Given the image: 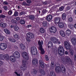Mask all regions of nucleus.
Listing matches in <instances>:
<instances>
[{"instance_id": "11", "label": "nucleus", "mask_w": 76, "mask_h": 76, "mask_svg": "<svg viewBox=\"0 0 76 76\" xmlns=\"http://www.w3.org/2000/svg\"><path fill=\"white\" fill-rule=\"evenodd\" d=\"M61 20L60 18L59 17H56L55 18L54 22L56 24H58L60 22Z\"/></svg>"}, {"instance_id": "57", "label": "nucleus", "mask_w": 76, "mask_h": 76, "mask_svg": "<svg viewBox=\"0 0 76 76\" xmlns=\"http://www.w3.org/2000/svg\"><path fill=\"white\" fill-rule=\"evenodd\" d=\"M29 38L28 37H27L26 38V40L27 41V42H29L30 41H31V40H30Z\"/></svg>"}, {"instance_id": "61", "label": "nucleus", "mask_w": 76, "mask_h": 76, "mask_svg": "<svg viewBox=\"0 0 76 76\" xmlns=\"http://www.w3.org/2000/svg\"><path fill=\"white\" fill-rule=\"evenodd\" d=\"M3 64V62L2 61H0V66H1Z\"/></svg>"}, {"instance_id": "3", "label": "nucleus", "mask_w": 76, "mask_h": 76, "mask_svg": "<svg viewBox=\"0 0 76 76\" xmlns=\"http://www.w3.org/2000/svg\"><path fill=\"white\" fill-rule=\"evenodd\" d=\"M50 40L52 41L53 44H61V41L55 37H51L50 39Z\"/></svg>"}, {"instance_id": "62", "label": "nucleus", "mask_w": 76, "mask_h": 76, "mask_svg": "<svg viewBox=\"0 0 76 76\" xmlns=\"http://www.w3.org/2000/svg\"><path fill=\"white\" fill-rule=\"evenodd\" d=\"M74 59L75 60H76V53L75 54L74 56Z\"/></svg>"}, {"instance_id": "52", "label": "nucleus", "mask_w": 76, "mask_h": 76, "mask_svg": "<svg viewBox=\"0 0 76 76\" xmlns=\"http://www.w3.org/2000/svg\"><path fill=\"white\" fill-rule=\"evenodd\" d=\"M26 2L28 4H31L32 3V1L31 0H27L26 1Z\"/></svg>"}, {"instance_id": "21", "label": "nucleus", "mask_w": 76, "mask_h": 76, "mask_svg": "<svg viewBox=\"0 0 76 76\" xmlns=\"http://www.w3.org/2000/svg\"><path fill=\"white\" fill-rule=\"evenodd\" d=\"M19 47H20V48L22 50H23L25 49V45L21 43L19 45Z\"/></svg>"}, {"instance_id": "64", "label": "nucleus", "mask_w": 76, "mask_h": 76, "mask_svg": "<svg viewBox=\"0 0 76 76\" xmlns=\"http://www.w3.org/2000/svg\"><path fill=\"white\" fill-rule=\"evenodd\" d=\"M68 52L67 51H66L65 52V54L66 55H67V54H68Z\"/></svg>"}, {"instance_id": "8", "label": "nucleus", "mask_w": 76, "mask_h": 76, "mask_svg": "<svg viewBox=\"0 0 76 76\" xmlns=\"http://www.w3.org/2000/svg\"><path fill=\"white\" fill-rule=\"evenodd\" d=\"M50 32L56 33L57 31V28L55 27L52 26L50 28Z\"/></svg>"}, {"instance_id": "56", "label": "nucleus", "mask_w": 76, "mask_h": 76, "mask_svg": "<svg viewBox=\"0 0 76 76\" xmlns=\"http://www.w3.org/2000/svg\"><path fill=\"white\" fill-rule=\"evenodd\" d=\"M70 9V6L67 7L66 8V10H69Z\"/></svg>"}, {"instance_id": "36", "label": "nucleus", "mask_w": 76, "mask_h": 76, "mask_svg": "<svg viewBox=\"0 0 76 76\" xmlns=\"http://www.w3.org/2000/svg\"><path fill=\"white\" fill-rule=\"evenodd\" d=\"M43 26L44 27L47 26V22L46 21H43L42 22Z\"/></svg>"}, {"instance_id": "28", "label": "nucleus", "mask_w": 76, "mask_h": 76, "mask_svg": "<svg viewBox=\"0 0 76 76\" xmlns=\"http://www.w3.org/2000/svg\"><path fill=\"white\" fill-rule=\"evenodd\" d=\"M66 18V14L64 13L62 15V18L63 20H65Z\"/></svg>"}, {"instance_id": "18", "label": "nucleus", "mask_w": 76, "mask_h": 76, "mask_svg": "<svg viewBox=\"0 0 76 76\" xmlns=\"http://www.w3.org/2000/svg\"><path fill=\"white\" fill-rule=\"evenodd\" d=\"M58 24V26L60 28H63L64 26V23L61 22H60Z\"/></svg>"}, {"instance_id": "38", "label": "nucleus", "mask_w": 76, "mask_h": 76, "mask_svg": "<svg viewBox=\"0 0 76 76\" xmlns=\"http://www.w3.org/2000/svg\"><path fill=\"white\" fill-rule=\"evenodd\" d=\"M68 27L71 29H73L74 28V26L72 24H69L68 25Z\"/></svg>"}, {"instance_id": "39", "label": "nucleus", "mask_w": 76, "mask_h": 76, "mask_svg": "<svg viewBox=\"0 0 76 76\" xmlns=\"http://www.w3.org/2000/svg\"><path fill=\"white\" fill-rule=\"evenodd\" d=\"M37 71L36 70H34L33 71L31 72V73H32L34 76H35V75H37Z\"/></svg>"}, {"instance_id": "43", "label": "nucleus", "mask_w": 76, "mask_h": 76, "mask_svg": "<svg viewBox=\"0 0 76 76\" xmlns=\"http://www.w3.org/2000/svg\"><path fill=\"white\" fill-rule=\"evenodd\" d=\"M70 54L72 56H73L74 54V51L73 50H71L70 51Z\"/></svg>"}, {"instance_id": "27", "label": "nucleus", "mask_w": 76, "mask_h": 76, "mask_svg": "<svg viewBox=\"0 0 76 76\" xmlns=\"http://www.w3.org/2000/svg\"><path fill=\"white\" fill-rule=\"evenodd\" d=\"M32 64L34 65H35L36 64H37L38 63V61L36 59H34L32 61Z\"/></svg>"}, {"instance_id": "42", "label": "nucleus", "mask_w": 76, "mask_h": 76, "mask_svg": "<svg viewBox=\"0 0 76 76\" xmlns=\"http://www.w3.org/2000/svg\"><path fill=\"white\" fill-rule=\"evenodd\" d=\"M18 12L15 11L14 12V14L13 15L14 16L16 17V16H18Z\"/></svg>"}, {"instance_id": "58", "label": "nucleus", "mask_w": 76, "mask_h": 76, "mask_svg": "<svg viewBox=\"0 0 76 76\" xmlns=\"http://www.w3.org/2000/svg\"><path fill=\"white\" fill-rule=\"evenodd\" d=\"M15 73L16 75L17 76H20V75L18 73V72H15Z\"/></svg>"}, {"instance_id": "24", "label": "nucleus", "mask_w": 76, "mask_h": 76, "mask_svg": "<svg viewBox=\"0 0 76 76\" xmlns=\"http://www.w3.org/2000/svg\"><path fill=\"white\" fill-rule=\"evenodd\" d=\"M66 35L68 36H69L71 34V31L70 30H67L66 31Z\"/></svg>"}, {"instance_id": "16", "label": "nucleus", "mask_w": 76, "mask_h": 76, "mask_svg": "<svg viewBox=\"0 0 76 76\" xmlns=\"http://www.w3.org/2000/svg\"><path fill=\"white\" fill-rule=\"evenodd\" d=\"M39 64L42 68L43 69L44 68V63H43L42 60L41 59L39 60Z\"/></svg>"}, {"instance_id": "1", "label": "nucleus", "mask_w": 76, "mask_h": 76, "mask_svg": "<svg viewBox=\"0 0 76 76\" xmlns=\"http://www.w3.org/2000/svg\"><path fill=\"white\" fill-rule=\"evenodd\" d=\"M22 56L24 58L25 60H23V66L21 67L20 69L22 70H25L27 68L26 66V60H29V56L28 54L26 52H23L22 54Z\"/></svg>"}, {"instance_id": "32", "label": "nucleus", "mask_w": 76, "mask_h": 76, "mask_svg": "<svg viewBox=\"0 0 76 76\" xmlns=\"http://www.w3.org/2000/svg\"><path fill=\"white\" fill-rule=\"evenodd\" d=\"M50 76H56V74H55V72L53 71H52L50 72Z\"/></svg>"}, {"instance_id": "12", "label": "nucleus", "mask_w": 76, "mask_h": 76, "mask_svg": "<svg viewBox=\"0 0 76 76\" xmlns=\"http://www.w3.org/2000/svg\"><path fill=\"white\" fill-rule=\"evenodd\" d=\"M48 48H52L53 47V44L52 42L49 41L48 42L47 44Z\"/></svg>"}, {"instance_id": "31", "label": "nucleus", "mask_w": 76, "mask_h": 76, "mask_svg": "<svg viewBox=\"0 0 76 76\" xmlns=\"http://www.w3.org/2000/svg\"><path fill=\"white\" fill-rule=\"evenodd\" d=\"M20 23L21 25H23L25 23V20L23 19H21L20 21Z\"/></svg>"}, {"instance_id": "55", "label": "nucleus", "mask_w": 76, "mask_h": 76, "mask_svg": "<svg viewBox=\"0 0 76 76\" xmlns=\"http://www.w3.org/2000/svg\"><path fill=\"white\" fill-rule=\"evenodd\" d=\"M64 7H61L59 9L60 10H61V11H62V10H63V9H64Z\"/></svg>"}, {"instance_id": "49", "label": "nucleus", "mask_w": 76, "mask_h": 76, "mask_svg": "<svg viewBox=\"0 0 76 76\" xmlns=\"http://www.w3.org/2000/svg\"><path fill=\"white\" fill-rule=\"evenodd\" d=\"M12 10H10L8 12V14L9 15H12Z\"/></svg>"}, {"instance_id": "41", "label": "nucleus", "mask_w": 76, "mask_h": 76, "mask_svg": "<svg viewBox=\"0 0 76 76\" xmlns=\"http://www.w3.org/2000/svg\"><path fill=\"white\" fill-rule=\"evenodd\" d=\"M6 17V15H4L3 14H0V18H2L3 19H4V18H5Z\"/></svg>"}, {"instance_id": "53", "label": "nucleus", "mask_w": 76, "mask_h": 76, "mask_svg": "<svg viewBox=\"0 0 76 76\" xmlns=\"http://www.w3.org/2000/svg\"><path fill=\"white\" fill-rule=\"evenodd\" d=\"M3 9L5 10H6L7 9V7L6 6H4L3 7Z\"/></svg>"}, {"instance_id": "51", "label": "nucleus", "mask_w": 76, "mask_h": 76, "mask_svg": "<svg viewBox=\"0 0 76 76\" xmlns=\"http://www.w3.org/2000/svg\"><path fill=\"white\" fill-rule=\"evenodd\" d=\"M11 22L13 23H16V21L14 19H13L11 20Z\"/></svg>"}, {"instance_id": "5", "label": "nucleus", "mask_w": 76, "mask_h": 76, "mask_svg": "<svg viewBox=\"0 0 76 76\" xmlns=\"http://www.w3.org/2000/svg\"><path fill=\"white\" fill-rule=\"evenodd\" d=\"M7 48V45L6 43H1L0 44V48L1 50H4Z\"/></svg>"}, {"instance_id": "10", "label": "nucleus", "mask_w": 76, "mask_h": 76, "mask_svg": "<svg viewBox=\"0 0 76 76\" xmlns=\"http://www.w3.org/2000/svg\"><path fill=\"white\" fill-rule=\"evenodd\" d=\"M53 19V16L50 15H47L45 19L48 22H50Z\"/></svg>"}, {"instance_id": "26", "label": "nucleus", "mask_w": 76, "mask_h": 76, "mask_svg": "<svg viewBox=\"0 0 76 76\" xmlns=\"http://www.w3.org/2000/svg\"><path fill=\"white\" fill-rule=\"evenodd\" d=\"M39 50L41 51L40 53L41 54H44V53H45V51H44V50L42 48H39Z\"/></svg>"}, {"instance_id": "47", "label": "nucleus", "mask_w": 76, "mask_h": 76, "mask_svg": "<svg viewBox=\"0 0 76 76\" xmlns=\"http://www.w3.org/2000/svg\"><path fill=\"white\" fill-rule=\"evenodd\" d=\"M68 21L69 22H71L73 21V18L72 17H70L68 19Z\"/></svg>"}, {"instance_id": "44", "label": "nucleus", "mask_w": 76, "mask_h": 76, "mask_svg": "<svg viewBox=\"0 0 76 76\" xmlns=\"http://www.w3.org/2000/svg\"><path fill=\"white\" fill-rule=\"evenodd\" d=\"M40 32L41 33H44V30L42 28H41L40 29Z\"/></svg>"}, {"instance_id": "22", "label": "nucleus", "mask_w": 76, "mask_h": 76, "mask_svg": "<svg viewBox=\"0 0 76 76\" xmlns=\"http://www.w3.org/2000/svg\"><path fill=\"white\" fill-rule=\"evenodd\" d=\"M0 26L2 28H5L6 26V24L5 23H0Z\"/></svg>"}, {"instance_id": "35", "label": "nucleus", "mask_w": 76, "mask_h": 76, "mask_svg": "<svg viewBox=\"0 0 76 76\" xmlns=\"http://www.w3.org/2000/svg\"><path fill=\"white\" fill-rule=\"evenodd\" d=\"M14 37L17 40L19 39V36L18 34H16L14 35Z\"/></svg>"}, {"instance_id": "37", "label": "nucleus", "mask_w": 76, "mask_h": 76, "mask_svg": "<svg viewBox=\"0 0 76 76\" xmlns=\"http://www.w3.org/2000/svg\"><path fill=\"white\" fill-rule=\"evenodd\" d=\"M0 59L1 60H4V55L3 54H0Z\"/></svg>"}, {"instance_id": "7", "label": "nucleus", "mask_w": 76, "mask_h": 76, "mask_svg": "<svg viewBox=\"0 0 76 76\" xmlns=\"http://www.w3.org/2000/svg\"><path fill=\"white\" fill-rule=\"evenodd\" d=\"M13 56L15 58H19L20 57V53L18 51H15L13 54Z\"/></svg>"}, {"instance_id": "25", "label": "nucleus", "mask_w": 76, "mask_h": 76, "mask_svg": "<svg viewBox=\"0 0 76 76\" xmlns=\"http://www.w3.org/2000/svg\"><path fill=\"white\" fill-rule=\"evenodd\" d=\"M39 72L42 76H44V75H45V71L43 69H40Z\"/></svg>"}, {"instance_id": "40", "label": "nucleus", "mask_w": 76, "mask_h": 76, "mask_svg": "<svg viewBox=\"0 0 76 76\" xmlns=\"http://www.w3.org/2000/svg\"><path fill=\"white\" fill-rule=\"evenodd\" d=\"M4 37L3 36L2 34H0V41H3V39H4Z\"/></svg>"}, {"instance_id": "54", "label": "nucleus", "mask_w": 76, "mask_h": 76, "mask_svg": "<svg viewBox=\"0 0 76 76\" xmlns=\"http://www.w3.org/2000/svg\"><path fill=\"white\" fill-rule=\"evenodd\" d=\"M53 67H54V64L53 63L51 62L50 64V67L53 69Z\"/></svg>"}, {"instance_id": "34", "label": "nucleus", "mask_w": 76, "mask_h": 76, "mask_svg": "<svg viewBox=\"0 0 76 76\" xmlns=\"http://www.w3.org/2000/svg\"><path fill=\"white\" fill-rule=\"evenodd\" d=\"M9 39L10 41H11V42H15L16 41V40L15 38L12 39L11 38H9Z\"/></svg>"}, {"instance_id": "19", "label": "nucleus", "mask_w": 76, "mask_h": 76, "mask_svg": "<svg viewBox=\"0 0 76 76\" xmlns=\"http://www.w3.org/2000/svg\"><path fill=\"white\" fill-rule=\"evenodd\" d=\"M14 57H15L12 56H11L10 57V60H11V61L13 63H15V62H16V59Z\"/></svg>"}, {"instance_id": "63", "label": "nucleus", "mask_w": 76, "mask_h": 76, "mask_svg": "<svg viewBox=\"0 0 76 76\" xmlns=\"http://www.w3.org/2000/svg\"><path fill=\"white\" fill-rule=\"evenodd\" d=\"M23 5V6H25V5H26V3L25 2H23L22 3Z\"/></svg>"}, {"instance_id": "17", "label": "nucleus", "mask_w": 76, "mask_h": 76, "mask_svg": "<svg viewBox=\"0 0 76 76\" xmlns=\"http://www.w3.org/2000/svg\"><path fill=\"white\" fill-rule=\"evenodd\" d=\"M65 58L67 61H68L69 64H72V60H70V58L69 56H66Z\"/></svg>"}, {"instance_id": "33", "label": "nucleus", "mask_w": 76, "mask_h": 76, "mask_svg": "<svg viewBox=\"0 0 76 76\" xmlns=\"http://www.w3.org/2000/svg\"><path fill=\"white\" fill-rule=\"evenodd\" d=\"M4 31L6 34H10V31H9V30L7 28L4 29Z\"/></svg>"}, {"instance_id": "6", "label": "nucleus", "mask_w": 76, "mask_h": 76, "mask_svg": "<svg viewBox=\"0 0 76 76\" xmlns=\"http://www.w3.org/2000/svg\"><path fill=\"white\" fill-rule=\"evenodd\" d=\"M31 53L34 55H37V48L35 47H32L31 48Z\"/></svg>"}, {"instance_id": "30", "label": "nucleus", "mask_w": 76, "mask_h": 76, "mask_svg": "<svg viewBox=\"0 0 76 76\" xmlns=\"http://www.w3.org/2000/svg\"><path fill=\"white\" fill-rule=\"evenodd\" d=\"M4 58L5 60H9V56L7 54L4 55Z\"/></svg>"}, {"instance_id": "2", "label": "nucleus", "mask_w": 76, "mask_h": 76, "mask_svg": "<svg viewBox=\"0 0 76 76\" xmlns=\"http://www.w3.org/2000/svg\"><path fill=\"white\" fill-rule=\"evenodd\" d=\"M55 70L57 72L61 71L62 73H64L66 70L65 67L63 65H61L60 66H58L56 67L55 68Z\"/></svg>"}, {"instance_id": "20", "label": "nucleus", "mask_w": 76, "mask_h": 76, "mask_svg": "<svg viewBox=\"0 0 76 76\" xmlns=\"http://www.w3.org/2000/svg\"><path fill=\"white\" fill-rule=\"evenodd\" d=\"M35 16L34 15H30L28 17L29 19L31 20H34L35 19Z\"/></svg>"}, {"instance_id": "48", "label": "nucleus", "mask_w": 76, "mask_h": 76, "mask_svg": "<svg viewBox=\"0 0 76 76\" xmlns=\"http://www.w3.org/2000/svg\"><path fill=\"white\" fill-rule=\"evenodd\" d=\"M3 4L5 5H7V4H8V2H7V1H4L3 2Z\"/></svg>"}, {"instance_id": "59", "label": "nucleus", "mask_w": 76, "mask_h": 76, "mask_svg": "<svg viewBox=\"0 0 76 76\" xmlns=\"http://www.w3.org/2000/svg\"><path fill=\"white\" fill-rule=\"evenodd\" d=\"M16 20H17V21H18L19 20H20V18L19 17H16Z\"/></svg>"}, {"instance_id": "4", "label": "nucleus", "mask_w": 76, "mask_h": 76, "mask_svg": "<svg viewBox=\"0 0 76 76\" xmlns=\"http://www.w3.org/2000/svg\"><path fill=\"white\" fill-rule=\"evenodd\" d=\"M65 51V50H64L63 47L62 46H59L58 49V53L59 56H61L64 55Z\"/></svg>"}, {"instance_id": "9", "label": "nucleus", "mask_w": 76, "mask_h": 76, "mask_svg": "<svg viewBox=\"0 0 76 76\" xmlns=\"http://www.w3.org/2000/svg\"><path fill=\"white\" fill-rule=\"evenodd\" d=\"M27 37L29 38L30 39H33L34 38V35L32 33L30 32L26 34Z\"/></svg>"}, {"instance_id": "60", "label": "nucleus", "mask_w": 76, "mask_h": 76, "mask_svg": "<svg viewBox=\"0 0 76 76\" xmlns=\"http://www.w3.org/2000/svg\"><path fill=\"white\" fill-rule=\"evenodd\" d=\"M31 26H31V25H28V26H26V27H27V28H31Z\"/></svg>"}, {"instance_id": "46", "label": "nucleus", "mask_w": 76, "mask_h": 76, "mask_svg": "<svg viewBox=\"0 0 76 76\" xmlns=\"http://www.w3.org/2000/svg\"><path fill=\"white\" fill-rule=\"evenodd\" d=\"M25 15V12L22 11L21 12H20L19 15L20 16L21 15Z\"/></svg>"}, {"instance_id": "29", "label": "nucleus", "mask_w": 76, "mask_h": 76, "mask_svg": "<svg viewBox=\"0 0 76 76\" xmlns=\"http://www.w3.org/2000/svg\"><path fill=\"white\" fill-rule=\"evenodd\" d=\"M14 28L15 31H18L19 30V27L17 26H15L14 27Z\"/></svg>"}, {"instance_id": "14", "label": "nucleus", "mask_w": 76, "mask_h": 76, "mask_svg": "<svg viewBox=\"0 0 76 76\" xmlns=\"http://www.w3.org/2000/svg\"><path fill=\"white\" fill-rule=\"evenodd\" d=\"M38 45L39 46V48H42V45H43V41H41V42L40 40H39L38 41Z\"/></svg>"}, {"instance_id": "50", "label": "nucleus", "mask_w": 76, "mask_h": 76, "mask_svg": "<svg viewBox=\"0 0 76 76\" xmlns=\"http://www.w3.org/2000/svg\"><path fill=\"white\" fill-rule=\"evenodd\" d=\"M45 57L46 61H49V59L48 58V56H47V55H45Z\"/></svg>"}, {"instance_id": "45", "label": "nucleus", "mask_w": 76, "mask_h": 76, "mask_svg": "<svg viewBox=\"0 0 76 76\" xmlns=\"http://www.w3.org/2000/svg\"><path fill=\"white\" fill-rule=\"evenodd\" d=\"M62 61H63V63H66V61L65 60V58H64V57H63L62 58Z\"/></svg>"}, {"instance_id": "15", "label": "nucleus", "mask_w": 76, "mask_h": 76, "mask_svg": "<svg viewBox=\"0 0 76 76\" xmlns=\"http://www.w3.org/2000/svg\"><path fill=\"white\" fill-rule=\"evenodd\" d=\"M71 42L73 45H75L76 44V39L75 37L72 38L71 39Z\"/></svg>"}, {"instance_id": "13", "label": "nucleus", "mask_w": 76, "mask_h": 76, "mask_svg": "<svg viewBox=\"0 0 76 76\" xmlns=\"http://www.w3.org/2000/svg\"><path fill=\"white\" fill-rule=\"evenodd\" d=\"M64 46L67 50H69L70 48V45L69 43L67 42H64Z\"/></svg>"}, {"instance_id": "23", "label": "nucleus", "mask_w": 76, "mask_h": 76, "mask_svg": "<svg viewBox=\"0 0 76 76\" xmlns=\"http://www.w3.org/2000/svg\"><path fill=\"white\" fill-rule=\"evenodd\" d=\"M60 34L61 36L63 37H64L65 36V33L64 32V31L61 30L60 31Z\"/></svg>"}]
</instances>
